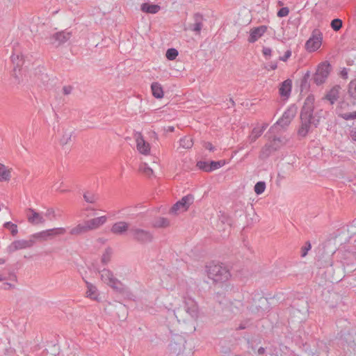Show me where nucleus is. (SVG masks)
<instances>
[{
	"instance_id": "obj_1",
	"label": "nucleus",
	"mask_w": 356,
	"mask_h": 356,
	"mask_svg": "<svg viewBox=\"0 0 356 356\" xmlns=\"http://www.w3.org/2000/svg\"><path fill=\"white\" fill-rule=\"evenodd\" d=\"M208 277L215 282H224L230 277L229 270L219 264L211 263L207 266Z\"/></svg>"
},
{
	"instance_id": "obj_2",
	"label": "nucleus",
	"mask_w": 356,
	"mask_h": 356,
	"mask_svg": "<svg viewBox=\"0 0 356 356\" xmlns=\"http://www.w3.org/2000/svg\"><path fill=\"white\" fill-rule=\"evenodd\" d=\"M332 65L327 61L320 63L316 67L315 73L312 74V81L316 86L323 84L328 78L331 71Z\"/></svg>"
},
{
	"instance_id": "obj_3",
	"label": "nucleus",
	"mask_w": 356,
	"mask_h": 356,
	"mask_svg": "<svg viewBox=\"0 0 356 356\" xmlns=\"http://www.w3.org/2000/svg\"><path fill=\"white\" fill-rule=\"evenodd\" d=\"M129 234L134 241L141 245L150 243L154 240V234L151 232L137 227H131Z\"/></svg>"
},
{
	"instance_id": "obj_4",
	"label": "nucleus",
	"mask_w": 356,
	"mask_h": 356,
	"mask_svg": "<svg viewBox=\"0 0 356 356\" xmlns=\"http://www.w3.org/2000/svg\"><path fill=\"white\" fill-rule=\"evenodd\" d=\"M270 308L268 300L266 298L261 296L260 294H255L252 298V302L249 310L254 314H264Z\"/></svg>"
},
{
	"instance_id": "obj_5",
	"label": "nucleus",
	"mask_w": 356,
	"mask_h": 356,
	"mask_svg": "<svg viewBox=\"0 0 356 356\" xmlns=\"http://www.w3.org/2000/svg\"><path fill=\"white\" fill-rule=\"evenodd\" d=\"M323 41V33L318 29H314L310 38L305 43V49L309 52H314L318 50L321 46Z\"/></svg>"
},
{
	"instance_id": "obj_6",
	"label": "nucleus",
	"mask_w": 356,
	"mask_h": 356,
	"mask_svg": "<svg viewBox=\"0 0 356 356\" xmlns=\"http://www.w3.org/2000/svg\"><path fill=\"white\" fill-rule=\"evenodd\" d=\"M66 232L65 228L58 227L52 228L47 230H44L38 233H35L31 236V238L39 241H47L53 238L56 236L64 234Z\"/></svg>"
},
{
	"instance_id": "obj_7",
	"label": "nucleus",
	"mask_w": 356,
	"mask_h": 356,
	"mask_svg": "<svg viewBox=\"0 0 356 356\" xmlns=\"http://www.w3.org/2000/svg\"><path fill=\"white\" fill-rule=\"evenodd\" d=\"M283 144V139L278 137H274L269 143L266 144L265 146L262 148L260 152L259 158L263 160L268 158L273 152H275L280 149V147Z\"/></svg>"
},
{
	"instance_id": "obj_8",
	"label": "nucleus",
	"mask_w": 356,
	"mask_h": 356,
	"mask_svg": "<svg viewBox=\"0 0 356 356\" xmlns=\"http://www.w3.org/2000/svg\"><path fill=\"white\" fill-rule=\"evenodd\" d=\"M184 308L181 306L174 310V315L177 319V321L183 323H186L190 326L189 332H194L195 330V322L196 320H191L189 316L191 314L186 313Z\"/></svg>"
},
{
	"instance_id": "obj_9",
	"label": "nucleus",
	"mask_w": 356,
	"mask_h": 356,
	"mask_svg": "<svg viewBox=\"0 0 356 356\" xmlns=\"http://www.w3.org/2000/svg\"><path fill=\"white\" fill-rule=\"evenodd\" d=\"M72 35V31L65 29L54 33L49 37V40L51 44L58 47L69 40Z\"/></svg>"
},
{
	"instance_id": "obj_10",
	"label": "nucleus",
	"mask_w": 356,
	"mask_h": 356,
	"mask_svg": "<svg viewBox=\"0 0 356 356\" xmlns=\"http://www.w3.org/2000/svg\"><path fill=\"white\" fill-rule=\"evenodd\" d=\"M181 307L184 308L186 313L191 314V316H189L191 320H197L199 314V309L197 304L194 299L189 297H184L183 305Z\"/></svg>"
},
{
	"instance_id": "obj_11",
	"label": "nucleus",
	"mask_w": 356,
	"mask_h": 356,
	"mask_svg": "<svg viewBox=\"0 0 356 356\" xmlns=\"http://www.w3.org/2000/svg\"><path fill=\"white\" fill-rule=\"evenodd\" d=\"M341 90V86L336 84L325 91L322 99L328 102L330 105L333 106L340 99Z\"/></svg>"
},
{
	"instance_id": "obj_12",
	"label": "nucleus",
	"mask_w": 356,
	"mask_h": 356,
	"mask_svg": "<svg viewBox=\"0 0 356 356\" xmlns=\"http://www.w3.org/2000/svg\"><path fill=\"white\" fill-rule=\"evenodd\" d=\"M193 201L194 196L193 195L188 194L184 196L171 207L170 212L171 213H177L180 209H182L183 211H186L189 206L193 204Z\"/></svg>"
},
{
	"instance_id": "obj_13",
	"label": "nucleus",
	"mask_w": 356,
	"mask_h": 356,
	"mask_svg": "<svg viewBox=\"0 0 356 356\" xmlns=\"http://www.w3.org/2000/svg\"><path fill=\"white\" fill-rule=\"evenodd\" d=\"M315 98L313 95H309L305 100L300 111V117L312 118L314 115Z\"/></svg>"
},
{
	"instance_id": "obj_14",
	"label": "nucleus",
	"mask_w": 356,
	"mask_h": 356,
	"mask_svg": "<svg viewBox=\"0 0 356 356\" xmlns=\"http://www.w3.org/2000/svg\"><path fill=\"white\" fill-rule=\"evenodd\" d=\"M35 243V241L31 237L29 240H17L9 245L6 249L7 252L11 254L17 250L31 248Z\"/></svg>"
},
{
	"instance_id": "obj_15",
	"label": "nucleus",
	"mask_w": 356,
	"mask_h": 356,
	"mask_svg": "<svg viewBox=\"0 0 356 356\" xmlns=\"http://www.w3.org/2000/svg\"><path fill=\"white\" fill-rule=\"evenodd\" d=\"M185 339L181 335H175L169 344L170 350L176 355H179L185 349Z\"/></svg>"
},
{
	"instance_id": "obj_16",
	"label": "nucleus",
	"mask_w": 356,
	"mask_h": 356,
	"mask_svg": "<svg viewBox=\"0 0 356 356\" xmlns=\"http://www.w3.org/2000/svg\"><path fill=\"white\" fill-rule=\"evenodd\" d=\"M300 124L298 129L297 134L300 139L305 138L309 132L313 131L310 120L312 118L300 117Z\"/></svg>"
},
{
	"instance_id": "obj_17",
	"label": "nucleus",
	"mask_w": 356,
	"mask_h": 356,
	"mask_svg": "<svg viewBox=\"0 0 356 356\" xmlns=\"http://www.w3.org/2000/svg\"><path fill=\"white\" fill-rule=\"evenodd\" d=\"M341 339L347 344V346L353 349L356 348V330H341Z\"/></svg>"
},
{
	"instance_id": "obj_18",
	"label": "nucleus",
	"mask_w": 356,
	"mask_h": 356,
	"mask_svg": "<svg viewBox=\"0 0 356 356\" xmlns=\"http://www.w3.org/2000/svg\"><path fill=\"white\" fill-rule=\"evenodd\" d=\"M26 216L29 222L34 225L43 224L45 222L41 214L32 208L27 210Z\"/></svg>"
},
{
	"instance_id": "obj_19",
	"label": "nucleus",
	"mask_w": 356,
	"mask_h": 356,
	"mask_svg": "<svg viewBox=\"0 0 356 356\" xmlns=\"http://www.w3.org/2000/svg\"><path fill=\"white\" fill-rule=\"evenodd\" d=\"M204 20L203 15L199 13H196L193 15V23H191L188 25V29L195 32L199 34L202 29V22Z\"/></svg>"
},
{
	"instance_id": "obj_20",
	"label": "nucleus",
	"mask_w": 356,
	"mask_h": 356,
	"mask_svg": "<svg viewBox=\"0 0 356 356\" xmlns=\"http://www.w3.org/2000/svg\"><path fill=\"white\" fill-rule=\"evenodd\" d=\"M266 30L267 26L264 25L252 29L250 30V36L248 40V42L250 43L255 42L259 38H261L264 35Z\"/></svg>"
},
{
	"instance_id": "obj_21",
	"label": "nucleus",
	"mask_w": 356,
	"mask_h": 356,
	"mask_svg": "<svg viewBox=\"0 0 356 356\" xmlns=\"http://www.w3.org/2000/svg\"><path fill=\"white\" fill-rule=\"evenodd\" d=\"M136 144H137V149L139 151L140 153L147 155L149 154L150 152V146L149 144L146 142L143 136L140 133L138 134V136L136 137Z\"/></svg>"
},
{
	"instance_id": "obj_22",
	"label": "nucleus",
	"mask_w": 356,
	"mask_h": 356,
	"mask_svg": "<svg viewBox=\"0 0 356 356\" xmlns=\"http://www.w3.org/2000/svg\"><path fill=\"white\" fill-rule=\"evenodd\" d=\"M129 225L124 221H120L114 223L111 227V232L117 235H122L127 231L129 232Z\"/></svg>"
},
{
	"instance_id": "obj_23",
	"label": "nucleus",
	"mask_w": 356,
	"mask_h": 356,
	"mask_svg": "<svg viewBox=\"0 0 356 356\" xmlns=\"http://www.w3.org/2000/svg\"><path fill=\"white\" fill-rule=\"evenodd\" d=\"M106 221V217L105 216H100L98 218H92L89 220L85 221L86 225L88 229V231L95 229L104 225Z\"/></svg>"
},
{
	"instance_id": "obj_24",
	"label": "nucleus",
	"mask_w": 356,
	"mask_h": 356,
	"mask_svg": "<svg viewBox=\"0 0 356 356\" xmlns=\"http://www.w3.org/2000/svg\"><path fill=\"white\" fill-rule=\"evenodd\" d=\"M292 88V81L291 79H288L283 82L281 83L279 93L280 95L282 97L288 98L291 94Z\"/></svg>"
},
{
	"instance_id": "obj_25",
	"label": "nucleus",
	"mask_w": 356,
	"mask_h": 356,
	"mask_svg": "<svg viewBox=\"0 0 356 356\" xmlns=\"http://www.w3.org/2000/svg\"><path fill=\"white\" fill-rule=\"evenodd\" d=\"M226 292L225 289L220 288L214 293L213 299L220 305H227L229 302Z\"/></svg>"
},
{
	"instance_id": "obj_26",
	"label": "nucleus",
	"mask_w": 356,
	"mask_h": 356,
	"mask_svg": "<svg viewBox=\"0 0 356 356\" xmlns=\"http://www.w3.org/2000/svg\"><path fill=\"white\" fill-rule=\"evenodd\" d=\"M310 81H312V74L310 71H307L301 79L300 90L301 92H307L310 88Z\"/></svg>"
},
{
	"instance_id": "obj_27",
	"label": "nucleus",
	"mask_w": 356,
	"mask_h": 356,
	"mask_svg": "<svg viewBox=\"0 0 356 356\" xmlns=\"http://www.w3.org/2000/svg\"><path fill=\"white\" fill-rule=\"evenodd\" d=\"M161 9V7L157 4H152L149 3H143L140 6V10L145 13L156 14Z\"/></svg>"
},
{
	"instance_id": "obj_28",
	"label": "nucleus",
	"mask_w": 356,
	"mask_h": 356,
	"mask_svg": "<svg viewBox=\"0 0 356 356\" xmlns=\"http://www.w3.org/2000/svg\"><path fill=\"white\" fill-rule=\"evenodd\" d=\"M298 108L296 105H291L283 113L282 117L289 123L292 121L296 115Z\"/></svg>"
},
{
	"instance_id": "obj_29",
	"label": "nucleus",
	"mask_w": 356,
	"mask_h": 356,
	"mask_svg": "<svg viewBox=\"0 0 356 356\" xmlns=\"http://www.w3.org/2000/svg\"><path fill=\"white\" fill-rule=\"evenodd\" d=\"M152 95L156 99H161L163 97V90L161 85L158 82H153L151 84Z\"/></svg>"
},
{
	"instance_id": "obj_30",
	"label": "nucleus",
	"mask_w": 356,
	"mask_h": 356,
	"mask_svg": "<svg viewBox=\"0 0 356 356\" xmlns=\"http://www.w3.org/2000/svg\"><path fill=\"white\" fill-rule=\"evenodd\" d=\"M88 232V229L84 222L83 224H79L75 227L72 228L70 233L72 235H81Z\"/></svg>"
},
{
	"instance_id": "obj_31",
	"label": "nucleus",
	"mask_w": 356,
	"mask_h": 356,
	"mask_svg": "<svg viewBox=\"0 0 356 356\" xmlns=\"http://www.w3.org/2000/svg\"><path fill=\"white\" fill-rule=\"evenodd\" d=\"M101 278L106 284H108L115 277L111 270L104 268L101 272Z\"/></svg>"
},
{
	"instance_id": "obj_32",
	"label": "nucleus",
	"mask_w": 356,
	"mask_h": 356,
	"mask_svg": "<svg viewBox=\"0 0 356 356\" xmlns=\"http://www.w3.org/2000/svg\"><path fill=\"white\" fill-rule=\"evenodd\" d=\"M169 225L170 221L168 219L162 217L156 219L152 223V226L154 228H165L168 227Z\"/></svg>"
},
{
	"instance_id": "obj_33",
	"label": "nucleus",
	"mask_w": 356,
	"mask_h": 356,
	"mask_svg": "<svg viewBox=\"0 0 356 356\" xmlns=\"http://www.w3.org/2000/svg\"><path fill=\"white\" fill-rule=\"evenodd\" d=\"M349 104L346 102L344 99H341L338 102L337 108H336V113L338 115L339 118H341L340 114H347L348 113H344L343 111L348 108Z\"/></svg>"
},
{
	"instance_id": "obj_34",
	"label": "nucleus",
	"mask_w": 356,
	"mask_h": 356,
	"mask_svg": "<svg viewBox=\"0 0 356 356\" xmlns=\"http://www.w3.org/2000/svg\"><path fill=\"white\" fill-rule=\"evenodd\" d=\"M109 286H111L113 289L116 291L117 292L122 293L124 291V286L123 284L117 278L114 277L113 280L109 282L108 284Z\"/></svg>"
},
{
	"instance_id": "obj_35",
	"label": "nucleus",
	"mask_w": 356,
	"mask_h": 356,
	"mask_svg": "<svg viewBox=\"0 0 356 356\" xmlns=\"http://www.w3.org/2000/svg\"><path fill=\"white\" fill-rule=\"evenodd\" d=\"M10 178V171L0 163V181H8Z\"/></svg>"
},
{
	"instance_id": "obj_36",
	"label": "nucleus",
	"mask_w": 356,
	"mask_h": 356,
	"mask_svg": "<svg viewBox=\"0 0 356 356\" xmlns=\"http://www.w3.org/2000/svg\"><path fill=\"white\" fill-rule=\"evenodd\" d=\"M83 199L88 203L94 204L99 200V196L92 192L86 191L83 194Z\"/></svg>"
},
{
	"instance_id": "obj_37",
	"label": "nucleus",
	"mask_w": 356,
	"mask_h": 356,
	"mask_svg": "<svg viewBox=\"0 0 356 356\" xmlns=\"http://www.w3.org/2000/svg\"><path fill=\"white\" fill-rule=\"evenodd\" d=\"M85 282L87 286V292H86L87 297H88L91 299H95V293L97 291V288L93 284H92L91 283H90L86 280H85Z\"/></svg>"
},
{
	"instance_id": "obj_38",
	"label": "nucleus",
	"mask_w": 356,
	"mask_h": 356,
	"mask_svg": "<svg viewBox=\"0 0 356 356\" xmlns=\"http://www.w3.org/2000/svg\"><path fill=\"white\" fill-rule=\"evenodd\" d=\"M348 93L351 98L356 99V79L349 83Z\"/></svg>"
},
{
	"instance_id": "obj_39",
	"label": "nucleus",
	"mask_w": 356,
	"mask_h": 356,
	"mask_svg": "<svg viewBox=\"0 0 356 356\" xmlns=\"http://www.w3.org/2000/svg\"><path fill=\"white\" fill-rule=\"evenodd\" d=\"M225 164V161L224 160L220 161H209V169L210 172H212L215 170H217L221 167H222Z\"/></svg>"
},
{
	"instance_id": "obj_40",
	"label": "nucleus",
	"mask_w": 356,
	"mask_h": 356,
	"mask_svg": "<svg viewBox=\"0 0 356 356\" xmlns=\"http://www.w3.org/2000/svg\"><path fill=\"white\" fill-rule=\"evenodd\" d=\"M266 189V183L263 181H259L256 183L254 187V192L257 195L262 194Z\"/></svg>"
},
{
	"instance_id": "obj_41",
	"label": "nucleus",
	"mask_w": 356,
	"mask_h": 356,
	"mask_svg": "<svg viewBox=\"0 0 356 356\" xmlns=\"http://www.w3.org/2000/svg\"><path fill=\"white\" fill-rule=\"evenodd\" d=\"M111 254H112V249L111 248H107L105 250V252L102 257L101 261L104 265H106L110 261Z\"/></svg>"
},
{
	"instance_id": "obj_42",
	"label": "nucleus",
	"mask_w": 356,
	"mask_h": 356,
	"mask_svg": "<svg viewBox=\"0 0 356 356\" xmlns=\"http://www.w3.org/2000/svg\"><path fill=\"white\" fill-rule=\"evenodd\" d=\"M3 227L6 229H8L10 230L11 234L15 236L17 235L18 230H17V226L16 224L13 223L12 222H6L4 223Z\"/></svg>"
},
{
	"instance_id": "obj_43",
	"label": "nucleus",
	"mask_w": 356,
	"mask_h": 356,
	"mask_svg": "<svg viewBox=\"0 0 356 356\" xmlns=\"http://www.w3.org/2000/svg\"><path fill=\"white\" fill-rule=\"evenodd\" d=\"M193 145V139L186 136L180 140V145L186 149L191 148Z\"/></svg>"
},
{
	"instance_id": "obj_44",
	"label": "nucleus",
	"mask_w": 356,
	"mask_h": 356,
	"mask_svg": "<svg viewBox=\"0 0 356 356\" xmlns=\"http://www.w3.org/2000/svg\"><path fill=\"white\" fill-rule=\"evenodd\" d=\"M263 134V130H259L257 128H254L251 134L249 136L250 143L254 142Z\"/></svg>"
},
{
	"instance_id": "obj_45",
	"label": "nucleus",
	"mask_w": 356,
	"mask_h": 356,
	"mask_svg": "<svg viewBox=\"0 0 356 356\" xmlns=\"http://www.w3.org/2000/svg\"><path fill=\"white\" fill-rule=\"evenodd\" d=\"M342 25L343 22L339 18L332 19L330 23L331 28L335 31H339L341 29Z\"/></svg>"
},
{
	"instance_id": "obj_46",
	"label": "nucleus",
	"mask_w": 356,
	"mask_h": 356,
	"mask_svg": "<svg viewBox=\"0 0 356 356\" xmlns=\"http://www.w3.org/2000/svg\"><path fill=\"white\" fill-rule=\"evenodd\" d=\"M178 51L175 48H170L167 50L165 56L169 60H175L178 56Z\"/></svg>"
},
{
	"instance_id": "obj_47",
	"label": "nucleus",
	"mask_w": 356,
	"mask_h": 356,
	"mask_svg": "<svg viewBox=\"0 0 356 356\" xmlns=\"http://www.w3.org/2000/svg\"><path fill=\"white\" fill-rule=\"evenodd\" d=\"M197 167L204 171V172H210V170H209V161H199L197 162V164H196Z\"/></svg>"
},
{
	"instance_id": "obj_48",
	"label": "nucleus",
	"mask_w": 356,
	"mask_h": 356,
	"mask_svg": "<svg viewBox=\"0 0 356 356\" xmlns=\"http://www.w3.org/2000/svg\"><path fill=\"white\" fill-rule=\"evenodd\" d=\"M312 248L311 243L308 241L305 243V244L301 248V257H305L307 256L308 251Z\"/></svg>"
},
{
	"instance_id": "obj_49",
	"label": "nucleus",
	"mask_w": 356,
	"mask_h": 356,
	"mask_svg": "<svg viewBox=\"0 0 356 356\" xmlns=\"http://www.w3.org/2000/svg\"><path fill=\"white\" fill-rule=\"evenodd\" d=\"M72 132L67 134L65 133L62 138H60V143L62 145H65L69 143L71 140Z\"/></svg>"
},
{
	"instance_id": "obj_50",
	"label": "nucleus",
	"mask_w": 356,
	"mask_h": 356,
	"mask_svg": "<svg viewBox=\"0 0 356 356\" xmlns=\"http://www.w3.org/2000/svg\"><path fill=\"white\" fill-rule=\"evenodd\" d=\"M143 167H140V170L147 176L150 177L153 174V170L146 163H144Z\"/></svg>"
},
{
	"instance_id": "obj_51",
	"label": "nucleus",
	"mask_w": 356,
	"mask_h": 356,
	"mask_svg": "<svg viewBox=\"0 0 356 356\" xmlns=\"http://www.w3.org/2000/svg\"><path fill=\"white\" fill-rule=\"evenodd\" d=\"M341 118L346 120H355L356 119V111L353 113H348L347 114H340Z\"/></svg>"
},
{
	"instance_id": "obj_52",
	"label": "nucleus",
	"mask_w": 356,
	"mask_h": 356,
	"mask_svg": "<svg viewBox=\"0 0 356 356\" xmlns=\"http://www.w3.org/2000/svg\"><path fill=\"white\" fill-rule=\"evenodd\" d=\"M289 8L282 7L278 10L277 15L279 17H283L287 16L289 15Z\"/></svg>"
},
{
	"instance_id": "obj_53",
	"label": "nucleus",
	"mask_w": 356,
	"mask_h": 356,
	"mask_svg": "<svg viewBox=\"0 0 356 356\" xmlns=\"http://www.w3.org/2000/svg\"><path fill=\"white\" fill-rule=\"evenodd\" d=\"M289 122L286 121V119H284L282 116L277 121L275 124L274 126L279 125L282 127H285L289 125Z\"/></svg>"
},
{
	"instance_id": "obj_54",
	"label": "nucleus",
	"mask_w": 356,
	"mask_h": 356,
	"mask_svg": "<svg viewBox=\"0 0 356 356\" xmlns=\"http://www.w3.org/2000/svg\"><path fill=\"white\" fill-rule=\"evenodd\" d=\"M45 216L47 217H49L50 220L56 219V216L55 211L51 208L47 209V212L45 213Z\"/></svg>"
},
{
	"instance_id": "obj_55",
	"label": "nucleus",
	"mask_w": 356,
	"mask_h": 356,
	"mask_svg": "<svg viewBox=\"0 0 356 356\" xmlns=\"http://www.w3.org/2000/svg\"><path fill=\"white\" fill-rule=\"evenodd\" d=\"M19 55H17L16 56L13 54L11 56V60H12V62L14 63V64H16V66L17 67H19L20 65H22V62L21 60H19Z\"/></svg>"
},
{
	"instance_id": "obj_56",
	"label": "nucleus",
	"mask_w": 356,
	"mask_h": 356,
	"mask_svg": "<svg viewBox=\"0 0 356 356\" xmlns=\"http://www.w3.org/2000/svg\"><path fill=\"white\" fill-rule=\"evenodd\" d=\"M291 51L287 50L286 51H285L283 56H280L279 58V60L286 62L291 57Z\"/></svg>"
},
{
	"instance_id": "obj_57",
	"label": "nucleus",
	"mask_w": 356,
	"mask_h": 356,
	"mask_svg": "<svg viewBox=\"0 0 356 356\" xmlns=\"http://www.w3.org/2000/svg\"><path fill=\"white\" fill-rule=\"evenodd\" d=\"M72 90H73V86H70V85L69 86H65L63 88V92L64 95H70L72 92Z\"/></svg>"
},
{
	"instance_id": "obj_58",
	"label": "nucleus",
	"mask_w": 356,
	"mask_h": 356,
	"mask_svg": "<svg viewBox=\"0 0 356 356\" xmlns=\"http://www.w3.org/2000/svg\"><path fill=\"white\" fill-rule=\"evenodd\" d=\"M310 122H311L312 128H317L320 123V120L315 118L313 115L312 119L310 120Z\"/></svg>"
},
{
	"instance_id": "obj_59",
	"label": "nucleus",
	"mask_w": 356,
	"mask_h": 356,
	"mask_svg": "<svg viewBox=\"0 0 356 356\" xmlns=\"http://www.w3.org/2000/svg\"><path fill=\"white\" fill-rule=\"evenodd\" d=\"M250 326V321H246L244 322H241L239 325V326L236 328V330H245Z\"/></svg>"
},
{
	"instance_id": "obj_60",
	"label": "nucleus",
	"mask_w": 356,
	"mask_h": 356,
	"mask_svg": "<svg viewBox=\"0 0 356 356\" xmlns=\"http://www.w3.org/2000/svg\"><path fill=\"white\" fill-rule=\"evenodd\" d=\"M262 53L265 57L270 56L272 53V50L269 47H264L262 49Z\"/></svg>"
},
{
	"instance_id": "obj_61",
	"label": "nucleus",
	"mask_w": 356,
	"mask_h": 356,
	"mask_svg": "<svg viewBox=\"0 0 356 356\" xmlns=\"http://www.w3.org/2000/svg\"><path fill=\"white\" fill-rule=\"evenodd\" d=\"M204 147L211 152H213L216 149V147L210 142H205Z\"/></svg>"
},
{
	"instance_id": "obj_62",
	"label": "nucleus",
	"mask_w": 356,
	"mask_h": 356,
	"mask_svg": "<svg viewBox=\"0 0 356 356\" xmlns=\"http://www.w3.org/2000/svg\"><path fill=\"white\" fill-rule=\"evenodd\" d=\"M340 76L343 79H348V70L346 68H343L339 73Z\"/></svg>"
},
{
	"instance_id": "obj_63",
	"label": "nucleus",
	"mask_w": 356,
	"mask_h": 356,
	"mask_svg": "<svg viewBox=\"0 0 356 356\" xmlns=\"http://www.w3.org/2000/svg\"><path fill=\"white\" fill-rule=\"evenodd\" d=\"M350 137L352 140L356 142V128H353L350 131Z\"/></svg>"
},
{
	"instance_id": "obj_64",
	"label": "nucleus",
	"mask_w": 356,
	"mask_h": 356,
	"mask_svg": "<svg viewBox=\"0 0 356 356\" xmlns=\"http://www.w3.org/2000/svg\"><path fill=\"white\" fill-rule=\"evenodd\" d=\"M277 63L276 62H275V63H270L269 64L268 67H266V68L268 70H275L277 69Z\"/></svg>"
}]
</instances>
